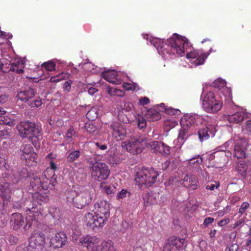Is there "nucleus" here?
Masks as SVG:
<instances>
[{"label": "nucleus", "instance_id": "nucleus-1", "mask_svg": "<svg viewBox=\"0 0 251 251\" xmlns=\"http://www.w3.org/2000/svg\"><path fill=\"white\" fill-rule=\"evenodd\" d=\"M150 42L157 49L158 53L164 56L167 54H176L182 56L186 51L187 58L194 59L192 61V63L195 66L203 64L208 56L204 53L199 54L198 52L195 50L188 52L187 47H189V43L185 38L176 33L174 34L165 42L161 39L154 38L150 40Z\"/></svg>", "mask_w": 251, "mask_h": 251}, {"label": "nucleus", "instance_id": "nucleus-2", "mask_svg": "<svg viewBox=\"0 0 251 251\" xmlns=\"http://www.w3.org/2000/svg\"><path fill=\"white\" fill-rule=\"evenodd\" d=\"M94 214L87 213L84 218L86 226L93 230L102 228L110 216V207L105 201H98L94 205Z\"/></svg>", "mask_w": 251, "mask_h": 251}, {"label": "nucleus", "instance_id": "nucleus-3", "mask_svg": "<svg viewBox=\"0 0 251 251\" xmlns=\"http://www.w3.org/2000/svg\"><path fill=\"white\" fill-rule=\"evenodd\" d=\"M36 191L38 190H36ZM49 200V198L46 195H43L37 192L33 194L32 201L28 206L24 208L26 212V220L27 221L26 224L24 226L25 230L26 227L29 228L31 226V222L38 223L43 219L44 215L42 203L48 202Z\"/></svg>", "mask_w": 251, "mask_h": 251}, {"label": "nucleus", "instance_id": "nucleus-4", "mask_svg": "<svg viewBox=\"0 0 251 251\" xmlns=\"http://www.w3.org/2000/svg\"><path fill=\"white\" fill-rule=\"evenodd\" d=\"M56 182L55 172L51 169H46L39 176H34L30 182L33 189L36 190L53 189Z\"/></svg>", "mask_w": 251, "mask_h": 251}, {"label": "nucleus", "instance_id": "nucleus-5", "mask_svg": "<svg viewBox=\"0 0 251 251\" xmlns=\"http://www.w3.org/2000/svg\"><path fill=\"white\" fill-rule=\"evenodd\" d=\"M159 174L153 169L143 168L136 173L135 178L136 183L139 186L144 185L147 187L151 186L156 181Z\"/></svg>", "mask_w": 251, "mask_h": 251}, {"label": "nucleus", "instance_id": "nucleus-6", "mask_svg": "<svg viewBox=\"0 0 251 251\" xmlns=\"http://www.w3.org/2000/svg\"><path fill=\"white\" fill-rule=\"evenodd\" d=\"M201 99L202 100V108L208 113L216 112L222 107V103L216 99L214 94L211 91L203 92Z\"/></svg>", "mask_w": 251, "mask_h": 251}, {"label": "nucleus", "instance_id": "nucleus-7", "mask_svg": "<svg viewBox=\"0 0 251 251\" xmlns=\"http://www.w3.org/2000/svg\"><path fill=\"white\" fill-rule=\"evenodd\" d=\"M94 196L95 190L93 188H86L76 192L73 206L82 209L88 206L91 203Z\"/></svg>", "mask_w": 251, "mask_h": 251}, {"label": "nucleus", "instance_id": "nucleus-8", "mask_svg": "<svg viewBox=\"0 0 251 251\" xmlns=\"http://www.w3.org/2000/svg\"><path fill=\"white\" fill-rule=\"evenodd\" d=\"M35 95V90L29 87L18 92L17 97L21 101L27 102V104L31 108H37L42 105V102L40 98L33 99Z\"/></svg>", "mask_w": 251, "mask_h": 251}, {"label": "nucleus", "instance_id": "nucleus-9", "mask_svg": "<svg viewBox=\"0 0 251 251\" xmlns=\"http://www.w3.org/2000/svg\"><path fill=\"white\" fill-rule=\"evenodd\" d=\"M17 129L23 138L37 137L40 134L39 128L29 121L21 122L17 126Z\"/></svg>", "mask_w": 251, "mask_h": 251}, {"label": "nucleus", "instance_id": "nucleus-10", "mask_svg": "<svg viewBox=\"0 0 251 251\" xmlns=\"http://www.w3.org/2000/svg\"><path fill=\"white\" fill-rule=\"evenodd\" d=\"M90 170L92 177L98 181L106 179L110 172L108 166L102 162L93 163L90 167Z\"/></svg>", "mask_w": 251, "mask_h": 251}, {"label": "nucleus", "instance_id": "nucleus-11", "mask_svg": "<svg viewBox=\"0 0 251 251\" xmlns=\"http://www.w3.org/2000/svg\"><path fill=\"white\" fill-rule=\"evenodd\" d=\"M45 242V234L41 231L35 232L27 244L28 251H42Z\"/></svg>", "mask_w": 251, "mask_h": 251}, {"label": "nucleus", "instance_id": "nucleus-12", "mask_svg": "<svg viewBox=\"0 0 251 251\" xmlns=\"http://www.w3.org/2000/svg\"><path fill=\"white\" fill-rule=\"evenodd\" d=\"M101 240L96 235H86L79 239V244L87 251H100Z\"/></svg>", "mask_w": 251, "mask_h": 251}, {"label": "nucleus", "instance_id": "nucleus-13", "mask_svg": "<svg viewBox=\"0 0 251 251\" xmlns=\"http://www.w3.org/2000/svg\"><path fill=\"white\" fill-rule=\"evenodd\" d=\"M143 140L141 138H132L129 140L121 143V147L127 152L137 154L141 153L144 149L142 145Z\"/></svg>", "mask_w": 251, "mask_h": 251}, {"label": "nucleus", "instance_id": "nucleus-14", "mask_svg": "<svg viewBox=\"0 0 251 251\" xmlns=\"http://www.w3.org/2000/svg\"><path fill=\"white\" fill-rule=\"evenodd\" d=\"M152 152L162 155L167 156L170 153V147L165 143L158 141H154L148 144Z\"/></svg>", "mask_w": 251, "mask_h": 251}, {"label": "nucleus", "instance_id": "nucleus-15", "mask_svg": "<svg viewBox=\"0 0 251 251\" xmlns=\"http://www.w3.org/2000/svg\"><path fill=\"white\" fill-rule=\"evenodd\" d=\"M184 243V239L175 236L170 237L166 243L163 251H179Z\"/></svg>", "mask_w": 251, "mask_h": 251}, {"label": "nucleus", "instance_id": "nucleus-16", "mask_svg": "<svg viewBox=\"0 0 251 251\" xmlns=\"http://www.w3.org/2000/svg\"><path fill=\"white\" fill-rule=\"evenodd\" d=\"M203 118L201 116L198 114H186L181 119V124L182 126L189 127L191 126H197L202 124Z\"/></svg>", "mask_w": 251, "mask_h": 251}, {"label": "nucleus", "instance_id": "nucleus-17", "mask_svg": "<svg viewBox=\"0 0 251 251\" xmlns=\"http://www.w3.org/2000/svg\"><path fill=\"white\" fill-rule=\"evenodd\" d=\"M216 132L215 127L211 125H207L200 128L198 131L199 139L201 142L208 140L215 136Z\"/></svg>", "mask_w": 251, "mask_h": 251}, {"label": "nucleus", "instance_id": "nucleus-18", "mask_svg": "<svg viewBox=\"0 0 251 251\" xmlns=\"http://www.w3.org/2000/svg\"><path fill=\"white\" fill-rule=\"evenodd\" d=\"M11 191L8 183H0V206L4 205L9 201Z\"/></svg>", "mask_w": 251, "mask_h": 251}, {"label": "nucleus", "instance_id": "nucleus-19", "mask_svg": "<svg viewBox=\"0 0 251 251\" xmlns=\"http://www.w3.org/2000/svg\"><path fill=\"white\" fill-rule=\"evenodd\" d=\"M67 239L66 234L64 232H58L50 239V246L53 248H62L66 244Z\"/></svg>", "mask_w": 251, "mask_h": 251}, {"label": "nucleus", "instance_id": "nucleus-20", "mask_svg": "<svg viewBox=\"0 0 251 251\" xmlns=\"http://www.w3.org/2000/svg\"><path fill=\"white\" fill-rule=\"evenodd\" d=\"M113 137L117 140H123L126 134V130L119 123H113L110 126Z\"/></svg>", "mask_w": 251, "mask_h": 251}, {"label": "nucleus", "instance_id": "nucleus-21", "mask_svg": "<svg viewBox=\"0 0 251 251\" xmlns=\"http://www.w3.org/2000/svg\"><path fill=\"white\" fill-rule=\"evenodd\" d=\"M24 218L21 214L15 213L11 215L10 224L14 230L19 229L24 225Z\"/></svg>", "mask_w": 251, "mask_h": 251}, {"label": "nucleus", "instance_id": "nucleus-22", "mask_svg": "<svg viewBox=\"0 0 251 251\" xmlns=\"http://www.w3.org/2000/svg\"><path fill=\"white\" fill-rule=\"evenodd\" d=\"M203 159L200 155H198L192 158L189 160L188 166L190 168L196 171L201 170V165Z\"/></svg>", "mask_w": 251, "mask_h": 251}, {"label": "nucleus", "instance_id": "nucleus-23", "mask_svg": "<svg viewBox=\"0 0 251 251\" xmlns=\"http://www.w3.org/2000/svg\"><path fill=\"white\" fill-rule=\"evenodd\" d=\"M118 73L115 70H109L103 72L102 74V77L105 80L113 84H116L118 80L117 77Z\"/></svg>", "mask_w": 251, "mask_h": 251}, {"label": "nucleus", "instance_id": "nucleus-24", "mask_svg": "<svg viewBox=\"0 0 251 251\" xmlns=\"http://www.w3.org/2000/svg\"><path fill=\"white\" fill-rule=\"evenodd\" d=\"M144 115L149 122L156 121L161 118L160 113L154 109H148Z\"/></svg>", "mask_w": 251, "mask_h": 251}, {"label": "nucleus", "instance_id": "nucleus-25", "mask_svg": "<svg viewBox=\"0 0 251 251\" xmlns=\"http://www.w3.org/2000/svg\"><path fill=\"white\" fill-rule=\"evenodd\" d=\"M9 65L10 66V71L15 72L17 74H21L24 72V64L19 60L9 64Z\"/></svg>", "mask_w": 251, "mask_h": 251}, {"label": "nucleus", "instance_id": "nucleus-26", "mask_svg": "<svg viewBox=\"0 0 251 251\" xmlns=\"http://www.w3.org/2000/svg\"><path fill=\"white\" fill-rule=\"evenodd\" d=\"M244 114L242 112H238L233 114L228 115V121L230 123H238L243 120Z\"/></svg>", "mask_w": 251, "mask_h": 251}, {"label": "nucleus", "instance_id": "nucleus-27", "mask_svg": "<svg viewBox=\"0 0 251 251\" xmlns=\"http://www.w3.org/2000/svg\"><path fill=\"white\" fill-rule=\"evenodd\" d=\"M185 126H183L180 128L177 137V139L181 144H183L189 135L188 128H185Z\"/></svg>", "mask_w": 251, "mask_h": 251}, {"label": "nucleus", "instance_id": "nucleus-28", "mask_svg": "<svg viewBox=\"0 0 251 251\" xmlns=\"http://www.w3.org/2000/svg\"><path fill=\"white\" fill-rule=\"evenodd\" d=\"M99 107L97 106H94L86 113V116L90 121H94L99 116Z\"/></svg>", "mask_w": 251, "mask_h": 251}, {"label": "nucleus", "instance_id": "nucleus-29", "mask_svg": "<svg viewBox=\"0 0 251 251\" xmlns=\"http://www.w3.org/2000/svg\"><path fill=\"white\" fill-rule=\"evenodd\" d=\"M33 148L29 144L23 145L21 148V151L23 153L21 155V158L23 160H27V157L25 155H29L33 151Z\"/></svg>", "mask_w": 251, "mask_h": 251}, {"label": "nucleus", "instance_id": "nucleus-30", "mask_svg": "<svg viewBox=\"0 0 251 251\" xmlns=\"http://www.w3.org/2000/svg\"><path fill=\"white\" fill-rule=\"evenodd\" d=\"M245 148L243 146V145L239 144L236 145L235 146L234 150V156L236 157L237 158H245Z\"/></svg>", "mask_w": 251, "mask_h": 251}, {"label": "nucleus", "instance_id": "nucleus-31", "mask_svg": "<svg viewBox=\"0 0 251 251\" xmlns=\"http://www.w3.org/2000/svg\"><path fill=\"white\" fill-rule=\"evenodd\" d=\"M100 251H115L113 243L111 241H102L100 244Z\"/></svg>", "mask_w": 251, "mask_h": 251}, {"label": "nucleus", "instance_id": "nucleus-32", "mask_svg": "<svg viewBox=\"0 0 251 251\" xmlns=\"http://www.w3.org/2000/svg\"><path fill=\"white\" fill-rule=\"evenodd\" d=\"M70 76V74L62 73L56 76H51L50 79V82L51 83H56L62 80L69 78Z\"/></svg>", "mask_w": 251, "mask_h": 251}, {"label": "nucleus", "instance_id": "nucleus-33", "mask_svg": "<svg viewBox=\"0 0 251 251\" xmlns=\"http://www.w3.org/2000/svg\"><path fill=\"white\" fill-rule=\"evenodd\" d=\"M80 155V151L79 150L71 151L67 157V161L69 163H72L76 160Z\"/></svg>", "mask_w": 251, "mask_h": 251}, {"label": "nucleus", "instance_id": "nucleus-34", "mask_svg": "<svg viewBox=\"0 0 251 251\" xmlns=\"http://www.w3.org/2000/svg\"><path fill=\"white\" fill-rule=\"evenodd\" d=\"M75 193L73 190H68L65 192L66 199L67 202L70 204H72L73 206L75 199Z\"/></svg>", "mask_w": 251, "mask_h": 251}, {"label": "nucleus", "instance_id": "nucleus-35", "mask_svg": "<svg viewBox=\"0 0 251 251\" xmlns=\"http://www.w3.org/2000/svg\"><path fill=\"white\" fill-rule=\"evenodd\" d=\"M3 115H0V125H5L9 126H12L15 124V121L13 119H12L7 116Z\"/></svg>", "mask_w": 251, "mask_h": 251}, {"label": "nucleus", "instance_id": "nucleus-36", "mask_svg": "<svg viewBox=\"0 0 251 251\" xmlns=\"http://www.w3.org/2000/svg\"><path fill=\"white\" fill-rule=\"evenodd\" d=\"M108 93L111 96H117L122 97L125 95V93L118 89L114 88H110L108 89Z\"/></svg>", "mask_w": 251, "mask_h": 251}, {"label": "nucleus", "instance_id": "nucleus-37", "mask_svg": "<svg viewBox=\"0 0 251 251\" xmlns=\"http://www.w3.org/2000/svg\"><path fill=\"white\" fill-rule=\"evenodd\" d=\"M50 214L55 221H58L61 218L60 210L58 208H52L49 210Z\"/></svg>", "mask_w": 251, "mask_h": 251}, {"label": "nucleus", "instance_id": "nucleus-38", "mask_svg": "<svg viewBox=\"0 0 251 251\" xmlns=\"http://www.w3.org/2000/svg\"><path fill=\"white\" fill-rule=\"evenodd\" d=\"M177 124V122L173 119H167L164 121V126L167 130H170Z\"/></svg>", "mask_w": 251, "mask_h": 251}, {"label": "nucleus", "instance_id": "nucleus-39", "mask_svg": "<svg viewBox=\"0 0 251 251\" xmlns=\"http://www.w3.org/2000/svg\"><path fill=\"white\" fill-rule=\"evenodd\" d=\"M41 66L48 71H52L55 70V64L52 61H49L43 63Z\"/></svg>", "mask_w": 251, "mask_h": 251}, {"label": "nucleus", "instance_id": "nucleus-40", "mask_svg": "<svg viewBox=\"0 0 251 251\" xmlns=\"http://www.w3.org/2000/svg\"><path fill=\"white\" fill-rule=\"evenodd\" d=\"M226 85V82L224 80L218 79L215 80L212 83V86L219 89H224Z\"/></svg>", "mask_w": 251, "mask_h": 251}, {"label": "nucleus", "instance_id": "nucleus-41", "mask_svg": "<svg viewBox=\"0 0 251 251\" xmlns=\"http://www.w3.org/2000/svg\"><path fill=\"white\" fill-rule=\"evenodd\" d=\"M180 181L179 178L176 176H172L170 178L168 181L169 185L171 186L172 188H176L180 186Z\"/></svg>", "mask_w": 251, "mask_h": 251}, {"label": "nucleus", "instance_id": "nucleus-42", "mask_svg": "<svg viewBox=\"0 0 251 251\" xmlns=\"http://www.w3.org/2000/svg\"><path fill=\"white\" fill-rule=\"evenodd\" d=\"M147 119L144 116L139 117L138 119V126L140 129L145 128L147 126Z\"/></svg>", "mask_w": 251, "mask_h": 251}, {"label": "nucleus", "instance_id": "nucleus-43", "mask_svg": "<svg viewBox=\"0 0 251 251\" xmlns=\"http://www.w3.org/2000/svg\"><path fill=\"white\" fill-rule=\"evenodd\" d=\"M250 204L248 201L242 202L239 208L238 213L240 216L242 215L250 207Z\"/></svg>", "mask_w": 251, "mask_h": 251}, {"label": "nucleus", "instance_id": "nucleus-44", "mask_svg": "<svg viewBox=\"0 0 251 251\" xmlns=\"http://www.w3.org/2000/svg\"><path fill=\"white\" fill-rule=\"evenodd\" d=\"M100 186L107 194L112 193L113 192V190H115V188L113 186H106L104 182H101Z\"/></svg>", "mask_w": 251, "mask_h": 251}, {"label": "nucleus", "instance_id": "nucleus-45", "mask_svg": "<svg viewBox=\"0 0 251 251\" xmlns=\"http://www.w3.org/2000/svg\"><path fill=\"white\" fill-rule=\"evenodd\" d=\"M122 87L126 91H134L137 88V85L134 83H130L128 82H124Z\"/></svg>", "mask_w": 251, "mask_h": 251}, {"label": "nucleus", "instance_id": "nucleus-46", "mask_svg": "<svg viewBox=\"0 0 251 251\" xmlns=\"http://www.w3.org/2000/svg\"><path fill=\"white\" fill-rule=\"evenodd\" d=\"M167 113L170 115L178 116L181 114V111L179 109H174L172 107H169L165 109Z\"/></svg>", "mask_w": 251, "mask_h": 251}, {"label": "nucleus", "instance_id": "nucleus-47", "mask_svg": "<svg viewBox=\"0 0 251 251\" xmlns=\"http://www.w3.org/2000/svg\"><path fill=\"white\" fill-rule=\"evenodd\" d=\"M7 240L11 245H15L17 244L19 241L18 238L16 236L13 235H9L7 237Z\"/></svg>", "mask_w": 251, "mask_h": 251}, {"label": "nucleus", "instance_id": "nucleus-48", "mask_svg": "<svg viewBox=\"0 0 251 251\" xmlns=\"http://www.w3.org/2000/svg\"><path fill=\"white\" fill-rule=\"evenodd\" d=\"M85 128L88 132L90 133H93L97 129L95 126L91 123H86L85 125Z\"/></svg>", "mask_w": 251, "mask_h": 251}, {"label": "nucleus", "instance_id": "nucleus-49", "mask_svg": "<svg viewBox=\"0 0 251 251\" xmlns=\"http://www.w3.org/2000/svg\"><path fill=\"white\" fill-rule=\"evenodd\" d=\"M72 83L73 81L71 80L66 81L63 84V88L64 91L66 92H69L71 91Z\"/></svg>", "mask_w": 251, "mask_h": 251}, {"label": "nucleus", "instance_id": "nucleus-50", "mask_svg": "<svg viewBox=\"0 0 251 251\" xmlns=\"http://www.w3.org/2000/svg\"><path fill=\"white\" fill-rule=\"evenodd\" d=\"M13 176L14 177V178L12 180V182L14 183H18L21 178L25 177V176L22 175L19 172L15 173L13 174Z\"/></svg>", "mask_w": 251, "mask_h": 251}, {"label": "nucleus", "instance_id": "nucleus-51", "mask_svg": "<svg viewBox=\"0 0 251 251\" xmlns=\"http://www.w3.org/2000/svg\"><path fill=\"white\" fill-rule=\"evenodd\" d=\"M189 176L187 174H183L181 176L179 177V180L180 181V185L184 186L183 182L189 181Z\"/></svg>", "mask_w": 251, "mask_h": 251}, {"label": "nucleus", "instance_id": "nucleus-52", "mask_svg": "<svg viewBox=\"0 0 251 251\" xmlns=\"http://www.w3.org/2000/svg\"><path fill=\"white\" fill-rule=\"evenodd\" d=\"M75 134V131L74 127L72 126H70V128L68 130L66 134V137L69 139L72 138V137Z\"/></svg>", "mask_w": 251, "mask_h": 251}, {"label": "nucleus", "instance_id": "nucleus-53", "mask_svg": "<svg viewBox=\"0 0 251 251\" xmlns=\"http://www.w3.org/2000/svg\"><path fill=\"white\" fill-rule=\"evenodd\" d=\"M150 101V99L148 97H144L139 100V103L140 105L144 106L149 103Z\"/></svg>", "mask_w": 251, "mask_h": 251}, {"label": "nucleus", "instance_id": "nucleus-54", "mask_svg": "<svg viewBox=\"0 0 251 251\" xmlns=\"http://www.w3.org/2000/svg\"><path fill=\"white\" fill-rule=\"evenodd\" d=\"M16 251H28L27 247V244L24 243L19 245L16 250Z\"/></svg>", "mask_w": 251, "mask_h": 251}, {"label": "nucleus", "instance_id": "nucleus-55", "mask_svg": "<svg viewBox=\"0 0 251 251\" xmlns=\"http://www.w3.org/2000/svg\"><path fill=\"white\" fill-rule=\"evenodd\" d=\"M126 190L122 189L121 192L118 193L117 196V199L120 200L121 199L125 198L126 196Z\"/></svg>", "mask_w": 251, "mask_h": 251}, {"label": "nucleus", "instance_id": "nucleus-56", "mask_svg": "<svg viewBox=\"0 0 251 251\" xmlns=\"http://www.w3.org/2000/svg\"><path fill=\"white\" fill-rule=\"evenodd\" d=\"M245 223V218L240 219L238 220L234 225L233 226V228H235L238 226H242L244 223Z\"/></svg>", "mask_w": 251, "mask_h": 251}, {"label": "nucleus", "instance_id": "nucleus-57", "mask_svg": "<svg viewBox=\"0 0 251 251\" xmlns=\"http://www.w3.org/2000/svg\"><path fill=\"white\" fill-rule=\"evenodd\" d=\"M214 221V218L211 217L206 218L203 223L205 226H207L210 224H211Z\"/></svg>", "mask_w": 251, "mask_h": 251}, {"label": "nucleus", "instance_id": "nucleus-58", "mask_svg": "<svg viewBox=\"0 0 251 251\" xmlns=\"http://www.w3.org/2000/svg\"><path fill=\"white\" fill-rule=\"evenodd\" d=\"M229 222V218H225L224 219H222L220 220L218 224L219 226H223L226 224H227Z\"/></svg>", "mask_w": 251, "mask_h": 251}, {"label": "nucleus", "instance_id": "nucleus-59", "mask_svg": "<svg viewBox=\"0 0 251 251\" xmlns=\"http://www.w3.org/2000/svg\"><path fill=\"white\" fill-rule=\"evenodd\" d=\"M7 100V96L2 93H0V103H4Z\"/></svg>", "mask_w": 251, "mask_h": 251}, {"label": "nucleus", "instance_id": "nucleus-60", "mask_svg": "<svg viewBox=\"0 0 251 251\" xmlns=\"http://www.w3.org/2000/svg\"><path fill=\"white\" fill-rule=\"evenodd\" d=\"M96 146L101 150H105L107 147L105 144H101L100 143L97 142L95 143Z\"/></svg>", "mask_w": 251, "mask_h": 251}, {"label": "nucleus", "instance_id": "nucleus-61", "mask_svg": "<svg viewBox=\"0 0 251 251\" xmlns=\"http://www.w3.org/2000/svg\"><path fill=\"white\" fill-rule=\"evenodd\" d=\"M238 245L235 243L232 244L229 247V251H238Z\"/></svg>", "mask_w": 251, "mask_h": 251}, {"label": "nucleus", "instance_id": "nucleus-62", "mask_svg": "<svg viewBox=\"0 0 251 251\" xmlns=\"http://www.w3.org/2000/svg\"><path fill=\"white\" fill-rule=\"evenodd\" d=\"M98 91V89L96 88L91 87L88 90V93L90 95L93 96L94 94Z\"/></svg>", "mask_w": 251, "mask_h": 251}, {"label": "nucleus", "instance_id": "nucleus-63", "mask_svg": "<svg viewBox=\"0 0 251 251\" xmlns=\"http://www.w3.org/2000/svg\"><path fill=\"white\" fill-rule=\"evenodd\" d=\"M133 251H147V249H143L141 245H138L134 248Z\"/></svg>", "mask_w": 251, "mask_h": 251}, {"label": "nucleus", "instance_id": "nucleus-64", "mask_svg": "<svg viewBox=\"0 0 251 251\" xmlns=\"http://www.w3.org/2000/svg\"><path fill=\"white\" fill-rule=\"evenodd\" d=\"M246 129L251 133V120L247 121Z\"/></svg>", "mask_w": 251, "mask_h": 251}]
</instances>
